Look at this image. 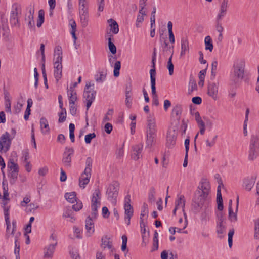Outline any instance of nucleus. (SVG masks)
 Returning a JSON list of instances; mask_svg holds the SVG:
<instances>
[{
  "mask_svg": "<svg viewBox=\"0 0 259 259\" xmlns=\"http://www.w3.org/2000/svg\"><path fill=\"white\" fill-rule=\"evenodd\" d=\"M210 186L206 180H202L198 187L193 201L192 207L194 211L197 213L206 203L207 198L209 193Z\"/></svg>",
  "mask_w": 259,
  "mask_h": 259,
  "instance_id": "1",
  "label": "nucleus"
},
{
  "mask_svg": "<svg viewBox=\"0 0 259 259\" xmlns=\"http://www.w3.org/2000/svg\"><path fill=\"white\" fill-rule=\"evenodd\" d=\"M145 15H143L139 13V14L137 16L136 23V26L137 27H140L139 23H142L144 21V16Z\"/></svg>",
  "mask_w": 259,
  "mask_h": 259,
  "instance_id": "60",
  "label": "nucleus"
},
{
  "mask_svg": "<svg viewBox=\"0 0 259 259\" xmlns=\"http://www.w3.org/2000/svg\"><path fill=\"white\" fill-rule=\"evenodd\" d=\"M131 196L130 195H127L124 198V210L125 216L132 217L133 215V209L131 205Z\"/></svg>",
  "mask_w": 259,
  "mask_h": 259,
  "instance_id": "15",
  "label": "nucleus"
},
{
  "mask_svg": "<svg viewBox=\"0 0 259 259\" xmlns=\"http://www.w3.org/2000/svg\"><path fill=\"white\" fill-rule=\"evenodd\" d=\"M69 92L68 93L69 104L75 103L77 99L76 91L72 88H70Z\"/></svg>",
  "mask_w": 259,
  "mask_h": 259,
  "instance_id": "35",
  "label": "nucleus"
},
{
  "mask_svg": "<svg viewBox=\"0 0 259 259\" xmlns=\"http://www.w3.org/2000/svg\"><path fill=\"white\" fill-rule=\"evenodd\" d=\"M226 231V227L224 225H217V232L220 235L219 237L222 238L223 234Z\"/></svg>",
  "mask_w": 259,
  "mask_h": 259,
  "instance_id": "52",
  "label": "nucleus"
},
{
  "mask_svg": "<svg viewBox=\"0 0 259 259\" xmlns=\"http://www.w3.org/2000/svg\"><path fill=\"white\" fill-rule=\"evenodd\" d=\"M234 234V230L233 228L230 229L228 232V245L230 248L232 246L233 244V236Z\"/></svg>",
  "mask_w": 259,
  "mask_h": 259,
  "instance_id": "54",
  "label": "nucleus"
},
{
  "mask_svg": "<svg viewBox=\"0 0 259 259\" xmlns=\"http://www.w3.org/2000/svg\"><path fill=\"white\" fill-rule=\"evenodd\" d=\"M219 83L211 82L208 84L207 94L213 100H217L218 96Z\"/></svg>",
  "mask_w": 259,
  "mask_h": 259,
  "instance_id": "14",
  "label": "nucleus"
},
{
  "mask_svg": "<svg viewBox=\"0 0 259 259\" xmlns=\"http://www.w3.org/2000/svg\"><path fill=\"white\" fill-rule=\"evenodd\" d=\"M259 149L249 147L248 151V159L253 161L255 159L258 155Z\"/></svg>",
  "mask_w": 259,
  "mask_h": 259,
  "instance_id": "25",
  "label": "nucleus"
},
{
  "mask_svg": "<svg viewBox=\"0 0 259 259\" xmlns=\"http://www.w3.org/2000/svg\"><path fill=\"white\" fill-rule=\"evenodd\" d=\"M156 190L154 187H152L150 188L148 193V201L150 203L154 202L155 201V195Z\"/></svg>",
  "mask_w": 259,
  "mask_h": 259,
  "instance_id": "42",
  "label": "nucleus"
},
{
  "mask_svg": "<svg viewBox=\"0 0 259 259\" xmlns=\"http://www.w3.org/2000/svg\"><path fill=\"white\" fill-rule=\"evenodd\" d=\"M121 68V63L119 61H117L114 66V76L118 77L119 75V70Z\"/></svg>",
  "mask_w": 259,
  "mask_h": 259,
  "instance_id": "48",
  "label": "nucleus"
},
{
  "mask_svg": "<svg viewBox=\"0 0 259 259\" xmlns=\"http://www.w3.org/2000/svg\"><path fill=\"white\" fill-rule=\"evenodd\" d=\"M57 244V242L52 243L47 247L44 249V257L51 258L55 249V246Z\"/></svg>",
  "mask_w": 259,
  "mask_h": 259,
  "instance_id": "20",
  "label": "nucleus"
},
{
  "mask_svg": "<svg viewBox=\"0 0 259 259\" xmlns=\"http://www.w3.org/2000/svg\"><path fill=\"white\" fill-rule=\"evenodd\" d=\"M101 192L99 189L95 190L91 200V215L93 218H97L98 208L101 205Z\"/></svg>",
  "mask_w": 259,
  "mask_h": 259,
  "instance_id": "5",
  "label": "nucleus"
},
{
  "mask_svg": "<svg viewBox=\"0 0 259 259\" xmlns=\"http://www.w3.org/2000/svg\"><path fill=\"white\" fill-rule=\"evenodd\" d=\"M172 54L170 56V57L169 58L168 62H167V67L168 69L169 74L170 75H172L174 73V66L172 62Z\"/></svg>",
  "mask_w": 259,
  "mask_h": 259,
  "instance_id": "49",
  "label": "nucleus"
},
{
  "mask_svg": "<svg viewBox=\"0 0 259 259\" xmlns=\"http://www.w3.org/2000/svg\"><path fill=\"white\" fill-rule=\"evenodd\" d=\"M96 218H93L92 215L88 216L85 221V228L86 230L87 236L90 237L95 231L94 220Z\"/></svg>",
  "mask_w": 259,
  "mask_h": 259,
  "instance_id": "13",
  "label": "nucleus"
},
{
  "mask_svg": "<svg viewBox=\"0 0 259 259\" xmlns=\"http://www.w3.org/2000/svg\"><path fill=\"white\" fill-rule=\"evenodd\" d=\"M5 218L6 225L7 226V232H8L9 227H11V223L9 219V213L8 209L5 210Z\"/></svg>",
  "mask_w": 259,
  "mask_h": 259,
  "instance_id": "56",
  "label": "nucleus"
},
{
  "mask_svg": "<svg viewBox=\"0 0 259 259\" xmlns=\"http://www.w3.org/2000/svg\"><path fill=\"white\" fill-rule=\"evenodd\" d=\"M108 47L110 51L112 54H115L116 53V47L114 43L111 41V36L108 38Z\"/></svg>",
  "mask_w": 259,
  "mask_h": 259,
  "instance_id": "51",
  "label": "nucleus"
},
{
  "mask_svg": "<svg viewBox=\"0 0 259 259\" xmlns=\"http://www.w3.org/2000/svg\"><path fill=\"white\" fill-rule=\"evenodd\" d=\"M20 233L18 232L16 233L15 236V248L14 250V253L17 255L18 254L19 255V251H20V245L19 243H18V238L20 236Z\"/></svg>",
  "mask_w": 259,
  "mask_h": 259,
  "instance_id": "45",
  "label": "nucleus"
},
{
  "mask_svg": "<svg viewBox=\"0 0 259 259\" xmlns=\"http://www.w3.org/2000/svg\"><path fill=\"white\" fill-rule=\"evenodd\" d=\"M74 149L73 148L66 147L63 154L62 162L66 167H69L71 166V156L73 154Z\"/></svg>",
  "mask_w": 259,
  "mask_h": 259,
  "instance_id": "11",
  "label": "nucleus"
},
{
  "mask_svg": "<svg viewBox=\"0 0 259 259\" xmlns=\"http://www.w3.org/2000/svg\"><path fill=\"white\" fill-rule=\"evenodd\" d=\"M204 43L205 50H209L210 52H212L213 46L212 39L210 36L208 35L205 37L204 39Z\"/></svg>",
  "mask_w": 259,
  "mask_h": 259,
  "instance_id": "33",
  "label": "nucleus"
},
{
  "mask_svg": "<svg viewBox=\"0 0 259 259\" xmlns=\"http://www.w3.org/2000/svg\"><path fill=\"white\" fill-rule=\"evenodd\" d=\"M54 56H56L54 63V75L56 82L61 78L62 75V51L60 46H57L54 50Z\"/></svg>",
  "mask_w": 259,
  "mask_h": 259,
  "instance_id": "3",
  "label": "nucleus"
},
{
  "mask_svg": "<svg viewBox=\"0 0 259 259\" xmlns=\"http://www.w3.org/2000/svg\"><path fill=\"white\" fill-rule=\"evenodd\" d=\"M217 225H224L225 219L224 214L221 211L217 213Z\"/></svg>",
  "mask_w": 259,
  "mask_h": 259,
  "instance_id": "46",
  "label": "nucleus"
},
{
  "mask_svg": "<svg viewBox=\"0 0 259 259\" xmlns=\"http://www.w3.org/2000/svg\"><path fill=\"white\" fill-rule=\"evenodd\" d=\"M206 72V69L201 70L199 72V81L198 82V84L201 87H202L204 84V77Z\"/></svg>",
  "mask_w": 259,
  "mask_h": 259,
  "instance_id": "53",
  "label": "nucleus"
},
{
  "mask_svg": "<svg viewBox=\"0 0 259 259\" xmlns=\"http://www.w3.org/2000/svg\"><path fill=\"white\" fill-rule=\"evenodd\" d=\"M9 200V193L8 192V188H3V201L4 205H6L8 203V201Z\"/></svg>",
  "mask_w": 259,
  "mask_h": 259,
  "instance_id": "47",
  "label": "nucleus"
},
{
  "mask_svg": "<svg viewBox=\"0 0 259 259\" xmlns=\"http://www.w3.org/2000/svg\"><path fill=\"white\" fill-rule=\"evenodd\" d=\"M106 73L104 71H101L95 75V79L97 82H102L105 80Z\"/></svg>",
  "mask_w": 259,
  "mask_h": 259,
  "instance_id": "37",
  "label": "nucleus"
},
{
  "mask_svg": "<svg viewBox=\"0 0 259 259\" xmlns=\"http://www.w3.org/2000/svg\"><path fill=\"white\" fill-rule=\"evenodd\" d=\"M8 176L11 185L15 184L17 180L19 168L13 158H10L7 163Z\"/></svg>",
  "mask_w": 259,
  "mask_h": 259,
  "instance_id": "4",
  "label": "nucleus"
},
{
  "mask_svg": "<svg viewBox=\"0 0 259 259\" xmlns=\"http://www.w3.org/2000/svg\"><path fill=\"white\" fill-rule=\"evenodd\" d=\"M96 137V134L94 133H90L85 136L84 140L87 144H90L91 140Z\"/></svg>",
  "mask_w": 259,
  "mask_h": 259,
  "instance_id": "59",
  "label": "nucleus"
},
{
  "mask_svg": "<svg viewBox=\"0 0 259 259\" xmlns=\"http://www.w3.org/2000/svg\"><path fill=\"white\" fill-rule=\"evenodd\" d=\"M91 174H85V172L81 174L79 178V186L84 188L85 186L89 183Z\"/></svg>",
  "mask_w": 259,
  "mask_h": 259,
  "instance_id": "22",
  "label": "nucleus"
},
{
  "mask_svg": "<svg viewBox=\"0 0 259 259\" xmlns=\"http://www.w3.org/2000/svg\"><path fill=\"white\" fill-rule=\"evenodd\" d=\"M147 121L146 130H157L156 121L154 118H153L152 117H149Z\"/></svg>",
  "mask_w": 259,
  "mask_h": 259,
  "instance_id": "30",
  "label": "nucleus"
},
{
  "mask_svg": "<svg viewBox=\"0 0 259 259\" xmlns=\"http://www.w3.org/2000/svg\"><path fill=\"white\" fill-rule=\"evenodd\" d=\"M187 128V121H185L184 119L182 120V124L180 127V131L181 132L182 135H184L186 133V131Z\"/></svg>",
  "mask_w": 259,
  "mask_h": 259,
  "instance_id": "58",
  "label": "nucleus"
},
{
  "mask_svg": "<svg viewBox=\"0 0 259 259\" xmlns=\"http://www.w3.org/2000/svg\"><path fill=\"white\" fill-rule=\"evenodd\" d=\"M44 11L43 10H40L38 12V19L37 22V26L40 27L44 22Z\"/></svg>",
  "mask_w": 259,
  "mask_h": 259,
  "instance_id": "44",
  "label": "nucleus"
},
{
  "mask_svg": "<svg viewBox=\"0 0 259 259\" xmlns=\"http://www.w3.org/2000/svg\"><path fill=\"white\" fill-rule=\"evenodd\" d=\"M229 0H222L219 13L216 18V21H220L227 14V9L229 8Z\"/></svg>",
  "mask_w": 259,
  "mask_h": 259,
  "instance_id": "12",
  "label": "nucleus"
},
{
  "mask_svg": "<svg viewBox=\"0 0 259 259\" xmlns=\"http://www.w3.org/2000/svg\"><path fill=\"white\" fill-rule=\"evenodd\" d=\"M34 8L31 6L29 8V14L26 18V20L28 22V26L29 28H33L35 26V22L34 21Z\"/></svg>",
  "mask_w": 259,
  "mask_h": 259,
  "instance_id": "21",
  "label": "nucleus"
},
{
  "mask_svg": "<svg viewBox=\"0 0 259 259\" xmlns=\"http://www.w3.org/2000/svg\"><path fill=\"white\" fill-rule=\"evenodd\" d=\"M79 17L82 27L83 28L86 27L88 25L89 21V13H79Z\"/></svg>",
  "mask_w": 259,
  "mask_h": 259,
  "instance_id": "27",
  "label": "nucleus"
},
{
  "mask_svg": "<svg viewBox=\"0 0 259 259\" xmlns=\"http://www.w3.org/2000/svg\"><path fill=\"white\" fill-rule=\"evenodd\" d=\"M177 137V129L170 128L168 130L166 136V146L172 148L176 144Z\"/></svg>",
  "mask_w": 259,
  "mask_h": 259,
  "instance_id": "10",
  "label": "nucleus"
},
{
  "mask_svg": "<svg viewBox=\"0 0 259 259\" xmlns=\"http://www.w3.org/2000/svg\"><path fill=\"white\" fill-rule=\"evenodd\" d=\"M161 259H178L177 253H174L172 252L168 253L166 250H163L161 253Z\"/></svg>",
  "mask_w": 259,
  "mask_h": 259,
  "instance_id": "29",
  "label": "nucleus"
},
{
  "mask_svg": "<svg viewBox=\"0 0 259 259\" xmlns=\"http://www.w3.org/2000/svg\"><path fill=\"white\" fill-rule=\"evenodd\" d=\"M63 217L65 218H70V221L71 222H73L75 219L73 215V212L71 209H66L63 214Z\"/></svg>",
  "mask_w": 259,
  "mask_h": 259,
  "instance_id": "43",
  "label": "nucleus"
},
{
  "mask_svg": "<svg viewBox=\"0 0 259 259\" xmlns=\"http://www.w3.org/2000/svg\"><path fill=\"white\" fill-rule=\"evenodd\" d=\"M118 185L116 183L111 184L109 186L107 190V194L110 201L112 202L115 201L118 194Z\"/></svg>",
  "mask_w": 259,
  "mask_h": 259,
  "instance_id": "9",
  "label": "nucleus"
},
{
  "mask_svg": "<svg viewBox=\"0 0 259 259\" xmlns=\"http://www.w3.org/2000/svg\"><path fill=\"white\" fill-rule=\"evenodd\" d=\"M147 0H140L139 7L140 9L139 10V13L143 15H146V12L144 11L145 7L146 6Z\"/></svg>",
  "mask_w": 259,
  "mask_h": 259,
  "instance_id": "55",
  "label": "nucleus"
},
{
  "mask_svg": "<svg viewBox=\"0 0 259 259\" xmlns=\"http://www.w3.org/2000/svg\"><path fill=\"white\" fill-rule=\"evenodd\" d=\"M245 61L241 59L236 60L233 66V72L231 77L232 82L234 84L240 82L244 77Z\"/></svg>",
  "mask_w": 259,
  "mask_h": 259,
  "instance_id": "2",
  "label": "nucleus"
},
{
  "mask_svg": "<svg viewBox=\"0 0 259 259\" xmlns=\"http://www.w3.org/2000/svg\"><path fill=\"white\" fill-rule=\"evenodd\" d=\"M108 23L110 27V31L113 34H117L119 32L118 25L117 23L113 19L108 20Z\"/></svg>",
  "mask_w": 259,
  "mask_h": 259,
  "instance_id": "26",
  "label": "nucleus"
},
{
  "mask_svg": "<svg viewBox=\"0 0 259 259\" xmlns=\"http://www.w3.org/2000/svg\"><path fill=\"white\" fill-rule=\"evenodd\" d=\"M64 197L71 203H73L74 202L76 201V193L74 192L65 193Z\"/></svg>",
  "mask_w": 259,
  "mask_h": 259,
  "instance_id": "36",
  "label": "nucleus"
},
{
  "mask_svg": "<svg viewBox=\"0 0 259 259\" xmlns=\"http://www.w3.org/2000/svg\"><path fill=\"white\" fill-rule=\"evenodd\" d=\"M102 246L104 248L106 247L109 249L112 248V244L110 241V238L107 236H105L102 238Z\"/></svg>",
  "mask_w": 259,
  "mask_h": 259,
  "instance_id": "40",
  "label": "nucleus"
},
{
  "mask_svg": "<svg viewBox=\"0 0 259 259\" xmlns=\"http://www.w3.org/2000/svg\"><path fill=\"white\" fill-rule=\"evenodd\" d=\"M62 111L60 113H59V120L58 122L59 123L64 122L66 119V111L65 109H61Z\"/></svg>",
  "mask_w": 259,
  "mask_h": 259,
  "instance_id": "50",
  "label": "nucleus"
},
{
  "mask_svg": "<svg viewBox=\"0 0 259 259\" xmlns=\"http://www.w3.org/2000/svg\"><path fill=\"white\" fill-rule=\"evenodd\" d=\"M181 56H184L187 51L189 50L188 41L186 38H183L181 39Z\"/></svg>",
  "mask_w": 259,
  "mask_h": 259,
  "instance_id": "31",
  "label": "nucleus"
},
{
  "mask_svg": "<svg viewBox=\"0 0 259 259\" xmlns=\"http://www.w3.org/2000/svg\"><path fill=\"white\" fill-rule=\"evenodd\" d=\"M256 179V176H251L245 179L243 181V186L247 191H250L253 187Z\"/></svg>",
  "mask_w": 259,
  "mask_h": 259,
  "instance_id": "18",
  "label": "nucleus"
},
{
  "mask_svg": "<svg viewBox=\"0 0 259 259\" xmlns=\"http://www.w3.org/2000/svg\"><path fill=\"white\" fill-rule=\"evenodd\" d=\"M156 60V49L154 48L153 49V52L152 54V68L151 69H155V62Z\"/></svg>",
  "mask_w": 259,
  "mask_h": 259,
  "instance_id": "61",
  "label": "nucleus"
},
{
  "mask_svg": "<svg viewBox=\"0 0 259 259\" xmlns=\"http://www.w3.org/2000/svg\"><path fill=\"white\" fill-rule=\"evenodd\" d=\"M228 219L231 222H236L237 221V211L233 212V209H228Z\"/></svg>",
  "mask_w": 259,
  "mask_h": 259,
  "instance_id": "41",
  "label": "nucleus"
},
{
  "mask_svg": "<svg viewBox=\"0 0 259 259\" xmlns=\"http://www.w3.org/2000/svg\"><path fill=\"white\" fill-rule=\"evenodd\" d=\"M148 213V205L146 203H144L142 206V209L141 211V213L140 215L141 217H144L147 215Z\"/></svg>",
  "mask_w": 259,
  "mask_h": 259,
  "instance_id": "62",
  "label": "nucleus"
},
{
  "mask_svg": "<svg viewBox=\"0 0 259 259\" xmlns=\"http://www.w3.org/2000/svg\"><path fill=\"white\" fill-rule=\"evenodd\" d=\"M92 163V159L90 157H88L86 159L85 167L84 170L85 174H91Z\"/></svg>",
  "mask_w": 259,
  "mask_h": 259,
  "instance_id": "38",
  "label": "nucleus"
},
{
  "mask_svg": "<svg viewBox=\"0 0 259 259\" xmlns=\"http://www.w3.org/2000/svg\"><path fill=\"white\" fill-rule=\"evenodd\" d=\"M206 204V203H205ZM205 208L200 215V220L202 224H206L207 222L209 221L210 218L211 211V209L208 207H206V205Z\"/></svg>",
  "mask_w": 259,
  "mask_h": 259,
  "instance_id": "16",
  "label": "nucleus"
},
{
  "mask_svg": "<svg viewBox=\"0 0 259 259\" xmlns=\"http://www.w3.org/2000/svg\"><path fill=\"white\" fill-rule=\"evenodd\" d=\"M183 108L181 105H177L175 106L172 110V114L175 115L178 120L180 118L181 115L182 114Z\"/></svg>",
  "mask_w": 259,
  "mask_h": 259,
  "instance_id": "39",
  "label": "nucleus"
},
{
  "mask_svg": "<svg viewBox=\"0 0 259 259\" xmlns=\"http://www.w3.org/2000/svg\"><path fill=\"white\" fill-rule=\"evenodd\" d=\"M185 204V200L183 195H181L179 198L176 201L175 207L177 208H182L183 211H184V207Z\"/></svg>",
  "mask_w": 259,
  "mask_h": 259,
  "instance_id": "34",
  "label": "nucleus"
},
{
  "mask_svg": "<svg viewBox=\"0 0 259 259\" xmlns=\"http://www.w3.org/2000/svg\"><path fill=\"white\" fill-rule=\"evenodd\" d=\"M102 215L104 218H108L110 215V212L107 207L104 206L102 208Z\"/></svg>",
  "mask_w": 259,
  "mask_h": 259,
  "instance_id": "63",
  "label": "nucleus"
},
{
  "mask_svg": "<svg viewBox=\"0 0 259 259\" xmlns=\"http://www.w3.org/2000/svg\"><path fill=\"white\" fill-rule=\"evenodd\" d=\"M40 125L41 132L44 134L49 133L50 131V128L48 124V122L47 119L45 117H42L40 120Z\"/></svg>",
  "mask_w": 259,
  "mask_h": 259,
  "instance_id": "24",
  "label": "nucleus"
},
{
  "mask_svg": "<svg viewBox=\"0 0 259 259\" xmlns=\"http://www.w3.org/2000/svg\"><path fill=\"white\" fill-rule=\"evenodd\" d=\"M156 135H146V148H151L156 141Z\"/></svg>",
  "mask_w": 259,
  "mask_h": 259,
  "instance_id": "32",
  "label": "nucleus"
},
{
  "mask_svg": "<svg viewBox=\"0 0 259 259\" xmlns=\"http://www.w3.org/2000/svg\"><path fill=\"white\" fill-rule=\"evenodd\" d=\"M21 6L15 3L12 5L10 13V21L13 26H19V15L21 14Z\"/></svg>",
  "mask_w": 259,
  "mask_h": 259,
  "instance_id": "7",
  "label": "nucleus"
},
{
  "mask_svg": "<svg viewBox=\"0 0 259 259\" xmlns=\"http://www.w3.org/2000/svg\"><path fill=\"white\" fill-rule=\"evenodd\" d=\"M94 84L90 82L87 83L83 93V97L87 101V110H88L95 100L96 91L94 90Z\"/></svg>",
  "mask_w": 259,
  "mask_h": 259,
  "instance_id": "6",
  "label": "nucleus"
},
{
  "mask_svg": "<svg viewBox=\"0 0 259 259\" xmlns=\"http://www.w3.org/2000/svg\"><path fill=\"white\" fill-rule=\"evenodd\" d=\"M76 203L72 205V209L75 211H79L82 209L83 205L81 201L76 200Z\"/></svg>",
  "mask_w": 259,
  "mask_h": 259,
  "instance_id": "57",
  "label": "nucleus"
},
{
  "mask_svg": "<svg viewBox=\"0 0 259 259\" xmlns=\"http://www.w3.org/2000/svg\"><path fill=\"white\" fill-rule=\"evenodd\" d=\"M12 139L10 138V134L6 132L0 137V152H7L10 149Z\"/></svg>",
  "mask_w": 259,
  "mask_h": 259,
  "instance_id": "8",
  "label": "nucleus"
},
{
  "mask_svg": "<svg viewBox=\"0 0 259 259\" xmlns=\"http://www.w3.org/2000/svg\"><path fill=\"white\" fill-rule=\"evenodd\" d=\"M217 201L218 203V209L220 211H222L224 207L220 185H219L217 188Z\"/></svg>",
  "mask_w": 259,
  "mask_h": 259,
  "instance_id": "23",
  "label": "nucleus"
},
{
  "mask_svg": "<svg viewBox=\"0 0 259 259\" xmlns=\"http://www.w3.org/2000/svg\"><path fill=\"white\" fill-rule=\"evenodd\" d=\"M249 147L259 149V137L257 135H252L250 138Z\"/></svg>",
  "mask_w": 259,
  "mask_h": 259,
  "instance_id": "28",
  "label": "nucleus"
},
{
  "mask_svg": "<svg viewBox=\"0 0 259 259\" xmlns=\"http://www.w3.org/2000/svg\"><path fill=\"white\" fill-rule=\"evenodd\" d=\"M156 69H150V80L153 97L157 96L156 91Z\"/></svg>",
  "mask_w": 259,
  "mask_h": 259,
  "instance_id": "19",
  "label": "nucleus"
},
{
  "mask_svg": "<svg viewBox=\"0 0 259 259\" xmlns=\"http://www.w3.org/2000/svg\"><path fill=\"white\" fill-rule=\"evenodd\" d=\"M70 112L72 115H75L76 113L77 108L75 103L69 104Z\"/></svg>",
  "mask_w": 259,
  "mask_h": 259,
  "instance_id": "64",
  "label": "nucleus"
},
{
  "mask_svg": "<svg viewBox=\"0 0 259 259\" xmlns=\"http://www.w3.org/2000/svg\"><path fill=\"white\" fill-rule=\"evenodd\" d=\"M143 145L142 143L135 145L133 146L132 158L135 160H137L141 156V152L143 149Z\"/></svg>",
  "mask_w": 259,
  "mask_h": 259,
  "instance_id": "17",
  "label": "nucleus"
}]
</instances>
